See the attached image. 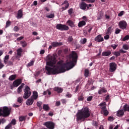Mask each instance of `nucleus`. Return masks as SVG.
<instances>
[{
    "instance_id": "f257e3e1",
    "label": "nucleus",
    "mask_w": 129,
    "mask_h": 129,
    "mask_svg": "<svg viewBox=\"0 0 129 129\" xmlns=\"http://www.w3.org/2000/svg\"><path fill=\"white\" fill-rule=\"evenodd\" d=\"M77 61V53L75 51H72V53L68 56L67 62L64 63L62 60H60L56 66V57L55 55L48 54L46 56V64L49 67H46L45 69L47 71V74L51 75L53 74H58L68 71L75 66L74 63Z\"/></svg>"
},
{
    "instance_id": "f03ea898",
    "label": "nucleus",
    "mask_w": 129,
    "mask_h": 129,
    "mask_svg": "<svg viewBox=\"0 0 129 129\" xmlns=\"http://www.w3.org/2000/svg\"><path fill=\"white\" fill-rule=\"evenodd\" d=\"M77 120H81V119H85L90 116V111L87 107L83 108L80 110L76 114Z\"/></svg>"
},
{
    "instance_id": "7ed1b4c3",
    "label": "nucleus",
    "mask_w": 129,
    "mask_h": 129,
    "mask_svg": "<svg viewBox=\"0 0 129 129\" xmlns=\"http://www.w3.org/2000/svg\"><path fill=\"white\" fill-rule=\"evenodd\" d=\"M12 108H9L7 106H5L3 108H0V116H3L4 117H7L11 114V111Z\"/></svg>"
},
{
    "instance_id": "20e7f679",
    "label": "nucleus",
    "mask_w": 129,
    "mask_h": 129,
    "mask_svg": "<svg viewBox=\"0 0 129 129\" xmlns=\"http://www.w3.org/2000/svg\"><path fill=\"white\" fill-rule=\"evenodd\" d=\"M24 93L23 95V98L24 99H27L29 98V96H31V91L30 90V88L28 86H25V89L24 90Z\"/></svg>"
},
{
    "instance_id": "39448f33",
    "label": "nucleus",
    "mask_w": 129,
    "mask_h": 129,
    "mask_svg": "<svg viewBox=\"0 0 129 129\" xmlns=\"http://www.w3.org/2000/svg\"><path fill=\"white\" fill-rule=\"evenodd\" d=\"M56 28L57 30H60V31H68L69 27L65 25L58 24L56 25Z\"/></svg>"
},
{
    "instance_id": "423d86ee",
    "label": "nucleus",
    "mask_w": 129,
    "mask_h": 129,
    "mask_svg": "<svg viewBox=\"0 0 129 129\" xmlns=\"http://www.w3.org/2000/svg\"><path fill=\"white\" fill-rule=\"evenodd\" d=\"M44 125H45L47 128L49 129H54L55 127V124L53 123V122L47 121L45 122L44 124Z\"/></svg>"
},
{
    "instance_id": "0eeeda50",
    "label": "nucleus",
    "mask_w": 129,
    "mask_h": 129,
    "mask_svg": "<svg viewBox=\"0 0 129 129\" xmlns=\"http://www.w3.org/2000/svg\"><path fill=\"white\" fill-rule=\"evenodd\" d=\"M63 5H65V7H62L61 8L59 9L60 12H63V11H65L66 10H67L68 8H69V3H68V1H64L63 3L61 4V6H63Z\"/></svg>"
},
{
    "instance_id": "6e6552de",
    "label": "nucleus",
    "mask_w": 129,
    "mask_h": 129,
    "mask_svg": "<svg viewBox=\"0 0 129 129\" xmlns=\"http://www.w3.org/2000/svg\"><path fill=\"white\" fill-rule=\"evenodd\" d=\"M118 26L120 29H126V26H127V23L124 21H121L119 22Z\"/></svg>"
},
{
    "instance_id": "1a4fd4ad",
    "label": "nucleus",
    "mask_w": 129,
    "mask_h": 129,
    "mask_svg": "<svg viewBox=\"0 0 129 129\" xmlns=\"http://www.w3.org/2000/svg\"><path fill=\"white\" fill-rule=\"evenodd\" d=\"M110 71L111 72H114L115 70H116V64L115 62H110L109 63Z\"/></svg>"
},
{
    "instance_id": "9d476101",
    "label": "nucleus",
    "mask_w": 129,
    "mask_h": 129,
    "mask_svg": "<svg viewBox=\"0 0 129 129\" xmlns=\"http://www.w3.org/2000/svg\"><path fill=\"white\" fill-rule=\"evenodd\" d=\"M22 83V80L21 79H17L13 82L14 87H18L20 84Z\"/></svg>"
},
{
    "instance_id": "9b49d317",
    "label": "nucleus",
    "mask_w": 129,
    "mask_h": 129,
    "mask_svg": "<svg viewBox=\"0 0 129 129\" xmlns=\"http://www.w3.org/2000/svg\"><path fill=\"white\" fill-rule=\"evenodd\" d=\"M95 41H96V42H98V43L100 42H103V37H101V35H99L96 37H95Z\"/></svg>"
},
{
    "instance_id": "f8f14e48",
    "label": "nucleus",
    "mask_w": 129,
    "mask_h": 129,
    "mask_svg": "<svg viewBox=\"0 0 129 129\" xmlns=\"http://www.w3.org/2000/svg\"><path fill=\"white\" fill-rule=\"evenodd\" d=\"M123 114H124V110H123V109H120L117 111V116H123Z\"/></svg>"
},
{
    "instance_id": "ddd939ff",
    "label": "nucleus",
    "mask_w": 129,
    "mask_h": 129,
    "mask_svg": "<svg viewBox=\"0 0 129 129\" xmlns=\"http://www.w3.org/2000/svg\"><path fill=\"white\" fill-rule=\"evenodd\" d=\"M38 92H37V91H34L33 92V95L31 97V98L33 99V100H36V99H37L38 98Z\"/></svg>"
},
{
    "instance_id": "4468645a",
    "label": "nucleus",
    "mask_w": 129,
    "mask_h": 129,
    "mask_svg": "<svg viewBox=\"0 0 129 129\" xmlns=\"http://www.w3.org/2000/svg\"><path fill=\"white\" fill-rule=\"evenodd\" d=\"M33 103H34V99L32 98L28 99L26 102V104H27V105H32Z\"/></svg>"
},
{
    "instance_id": "2eb2a0df",
    "label": "nucleus",
    "mask_w": 129,
    "mask_h": 129,
    "mask_svg": "<svg viewBox=\"0 0 129 129\" xmlns=\"http://www.w3.org/2000/svg\"><path fill=\"white\" fill-rule=\"evenodd\" d=\"M80 8L81 9V10H86V8H87V4L84 2H83L81 3Z\"/></svg>"
},
{
    "instance_id": "dca6fc26",
    "label": "nucleus",
    "mask_w": 129,
    "mask_h": 129,
    "mask_svg": "<svg viewBox=\"0 0 129 129\" xmlns=\"http://www.w3.org/2000/svg\"><path fill=\"white\" fill-rule=\"evenodd\" d=\"M53 89L54 91H56L58 93H61L63 92V89L59 87H55Z\"/></svg>"
},
{
    "instance_id": "f3484780",
    "label": "nucleus",
    "mask_w": 129,
    "mask_h": 129,
    "mask_svg": "<svg viewBox=\"0 0 129 129\" xmlns=\"http://www.w3.org/2000/svg\"><path fill=\"white\" fill-rule=\"evenodd\" d=\"M23 17V11L22 10H19L17 14V19H21Z\"/></svg>"
},
{
    "instance_id": "a211bd4d",
    "label": "nucleus",
    "mask_w": 129,
    "mask_h": 129,
    "mask_svg": "<svg viewBox=\"0 0 129 129\" xmlns=\"http://www.w3.org/2000/svg\"><path fill=\"white\" fill-rule=\"evenodd\" d=\"M101 113H102V114L104 115L105 116L108 115V111L107 110V109H103V110H101Z\"/></svg>"
},
{
    "instance_id": "6ab92c4d",
    "label": "nucleus",
    "mask_w": 129,
    "mask_h": 129,
    "mask_svg": "<svg viewBox=\"0 0 129 129\" xmlns=\"http://www.w3.org/2000/svg\"><path fill=\"white\" fill-rule=\"evenodd\" d=\"M51 45L52 47H58V46H61L62 45V43L61 42H53L51 43Z\"/></svg>"
},
{
    "instance_id": "aec40b11",
    "label": "nucleus",
    "mask_w": 129,
    "mask_h": 129,
    "mask_svg": "<svg viewBox=\"0 0 129 129\" xmlns=\"http://www.w3.org/2000/svg\"><path fill=\"white\" fill-rule=\"evenodd\" d=\"M85 25H86V23L85 22V21H81L79 22L78 26L79 28H81V27H83V26H85Z\"/></svg>"
},
{
    "instance_id": "412c9836",
    "label": "nucleus",
    "mask_w": 129,
    "mask_h": 129,
    "mask_svg": "<svg viewBox=\"0 0 129 129\" xmlns=\"http://www.w3.org/2000/svg\"><path fill=\"white\" fill-rule=\"evenodd\" d=\"M111 54V52L110 51H105L102 53V56H109Z\"/></svg>"
},
{
    "instance_id": "4be33fe9",
    "label": "nucleus",
    "mask_w": 129,
    "mask_h": 129,
    "mask_svg": "<svg viewBox=\"0 0 129 129\" xmlns=\"http://www.w3.org/2000/svg\"><path fill=\"white\" fill-rule=\"evenodd\" d=\"M17 55L19 56V57H21L22 56V53L23 52V49L22 48H20L17 50Z\"/></svg>"
},
{
    "instance_id": "5701e85b",
    "label": "nucleus",
    "mask_w": 129,
    "mask_h": 129,
    "mask_svg": "<svg viewBox=\"0 0 129 129\" xmlns=\"http://www.w3.org/2000/svg\"><path fill=\"white\" fill-rule=\"evenodd\" d=\"M20 44L23 48H25V47H27V46L28 45V43H27L26 41H20Z\"/></svg>"
},
{
    "instance_id": "b1692460",
    "label": "nucleus",
    "mask_w": 129,
    "mask_h": 129,
    "mask_svg": "<svg viewBox=\"0 0 129 129\" xmlns=\"http://www.w3.org/2000/svg\"><path fill=\"white\" fill-rule=\"evenodd\" d=\"M99 105L101 107V109H102V110L106 108V103H105V102L102 103L100 104Z\"/></svg>"
},
{
    "instance_id": "393cba45",
    "label": "nucleus",
    "mask_w": 129,
    "mask_h": 129,
    "mask_svg": "<svg viewBox=\"0 0 129 129\" xmlns=\"http://www.w3.org/2000/svg\"><path fill=\"white\" fill-rule=\"evenodd\" d=\"M106 92V90H105V89H104V88H102L101 89H100L98 91V94H102L103 93H104Z\"/></svg>"
},
{
    "instance_id": "a878e982",
    "label": "nucleus",
    "mask_w": 129,
    "mask_h": 129,
    "mask_svg": "<svg viewBox=\"0 0 129 129\" xmlns=\"http://www.w3.org/2000/svg\"><path fill=\"white\" fill-rule=\"evenodd\" d=\"M16 77H17V75H13L10 76L9 80L10 81H13V80H15L16 79Z\"/></svg>"
},
{
    "instance_id": "bb28decb",
    "label": "nucleus",
    "mask_w": 129,
    "mask_h": 129,
    "mask_svg": "<svg viewBox=\"0 0 129 129\" xmlns=\"http://www.w3.org/2000/svg\"><path fill=\"white\" fill-rule=\"evenodd\" d=\"M67 23L69 24V26H70V27H72L73 28V27H75L74 23L71 20H68L67 21Z\"/></svg>"
},
{
    "instance_id": "cd10ccee",
    "label": "nucleus",
    "mask_w": 129,
    "mask_h": 129,
    "mask_svg": "<svg viewBox=\"0 0 129 129\" xmlns=\"http://www.w3.org/2000/svg\"><path fill=\"white\" fill-rule=\"evenodd\" d=\"M111 32H112V29H111V27H109L107 30L106 34V35H110V34H111Z\"/></svg>"
},
{
    "instance_id": "c85d7f7f",
    "label": "nucleus",
    "mask_w": 129,
    "mask_h": 129,
    "mask_svg": "<svg viewBox=\"0 0 129 129\" xmlns=\"http://www.w3.org/2000/svg\"><path fill=\"white\" fill-rule=\"evenodd\" d=\"M43 109L44 110H45V111H47V110H49V109H50V108L49 107V105H48V104H44Z\"/></svg>"
},
{
    "instance_id": "c756f323",
    "label": "nucleus",
    "mask_w": 129,
    "mask_h": 129,
    "mask_svg": "<svg viewBox=\"0 0 129 129\" xmlns=\"http://www.w3.org/2000/svg\"><path fill=\"white\" fill-rule=\"evenodd\" d=\"M123 110L124 111H129V105L128 104H125L123 106Z\"/></svg>"
},
{
    "instance_id": "7c9ffc66",
    "label": "nucleus",
    "mask_w": 129,
    "mask_h": 129,
    "mask_svg": "<svg viewBox=\"0 0 129 129\" xmlns=\"http://www.w3.org/2000/svg\"><path fill=\"white\" fill-rule=\"evenodd\" d=\"M27 118V116H21L19 117V121H24V120H26Z\"/></svg>"
},
{
    "instance_id": "2f4dec72",
    "label": "nucleus",
    "mask_w": 129,
    "mask_h": 129,
    "mask_svg": "<svg viewBox=\"0 0 129 129\" xmlns=\"http://www.w3.org/2000/svg\"><path fill=\"white\" fill-rule=\"evenodd\" d=\"M84 76L85 77H88L89 76V70L88 69L85 70Z\"/></svg>"
},
{
    "instance_id": "473e14b6",
    "label": "nucleus",
    "mask_w": 129,
    "mask_h": 129,
    "mask_svg": "<svg viewBox=\"0 0 129 129\" xmlns=\"http://www.w3.org/2000/svg\"><path fill=\"white\" fill-rule=\"evenodd\" d=\"M54 17H55V15L54 14H51L46 16V18H48V19H53Z\"/></svg>"
},
{
    "instance_id": "72a5a7b5",
    "label": "nucleus",
    "mask_w": 129,
    "mask_h": 129,
    "mask_svg": "<svg viewBox=\"0 0 129 129\" xmlns=\"http://www.w3.org/2000/svg\"><path fill=\"white\" fill-rule=\"evenodd\" d=\"M34 60H31L30 62L28 63L27 65V67H31V66H33L34 65Z\"/></svg>"
},
{
    "instance_id": "f704fd0d",
    "label": "nucleus",
    "mask_w": 129,
    "mask_h": 129,
    "mask_svg": "<svg viewBox=\"0 0 129 129\" xmlns=\"http://www.w3.org/2000/svg\"><path fill=\"white\" fill-rule=\"evenodd\" d=\"M11 124V125H15L17 124V120H15V119H13L10 123Z\"/></svg>"
},
{
    "instance_id": "c9c22d12",
    "label": "nucleus",
    "mask_w": 129,
    "mask_h": 129,
    "mask_svg": "<svg viewBox=\"0 0 129 129\" xmlns=\"http://www.w3.org/2000/svg\"><path fill=\"white\" fill-rule=\"evenodd\" d=\"M113 54L116 57H118L120 55V51H114L113 52Z\"/></svg>"
},
{
    "instance_id": "e433bc0d",
    "label": "nucleus",
    "mask_w": 129,
    "mask_h": 129,
    "mask_svg": "<svg viewBox=\"0 0 129 129\" xmlns=\"http://www.w3.org/2000/svg\"><path fill=\"white\" fill-rule=\"evenodd\" d=\"M23 97H19L17 99V102H19V103H22V102H23Z\"/></svg>"
},
{
    "instance_id": "4c0bfd02",
    "label": "nucleus",
    "mask_w": 129,
    "mask_h": 129,
    "mask_svg": "<svg viewBox=\"0 0 129 129\" xmlns=\"http://www.w3.org/2000/svg\"><path fill=\"white\" fill-rule=\"evenodd\" d=\"M11 22L10 20H8L6 22V28H8V27H10L11 26Z\"/></svg>"
},
{
    "instance_id": "58836bf2",
    "label": "nucleus",
    "mask_w": 129,
    "mask_h": 129,
    "mask_svg": "<svg viewBox=\"0 0 129 129\" xmlns=\"http://www.w3.org/2000/svg\"><path fill=\"white\" fill-rule=\"evenodd\" d=\"M127 40H129V35H126L123 39L122 41H127Z\"/></svg>"
},
{
    "instance_id": "ea45409f",
    "label": "nucleus",
    "mask_w": 129,
    "mask_h": 129,
    "mask_svg": "<svg viewBox=\"0 0 129 129\" xmlns=\"http://www.w3.org/2000/svg\"><path fill=\"white\" fill-rule=\"evenodd\" d=\"M92 125L94 126H96V127H97L98 124L97 123V122L95 121H93L92 122Z\"/></svg>"
},
{
    "instance_id": "a19ab883",
    "label": "nucleus",
    "mask_w": 129,
    "mask_h": 129,
    "mask_svg": "<svg viewBox=\"0 0 129 129\" xmlns=\"http://www.w3.org/2000/svg\"><path fill=\"white\" fill-rule=\"evenodd\" d=\"M118 46V45L117 44H112L111 45V47L113 48V50H115V49H116V48H117Z\"/></svg>"
},
{
    "instance_id": "79ce46f5",
    "label": "nucleus",
    "mask_w": 129,
    "mask_h": 129,
    "mask_svg": "<svg viewBox=\"0 0 129 129\" xmlns=\"http://www.w3.org/2000/svg\"><path fill=\"white\" fill-rule=\"evenodd\" d=\"M87 42V39L86 38H84L83 40L81 41V44H85Z\"/></svg>"
},
{
    "instance_id": "37998d69",
    "label": "nucleus",
    "mask_w": 129,
    "mask_h": 129,
    "mask_svg": "<svg viewBox=\"0 0 129 129\" xmlns=\"http://www.w3.org/2000/svg\"><path fill=\"white\" fill-rule=\"evenodd\" d=\"M123 49H124V50H128V46H127V45H123L122 46Z\"/></svg>"
},
{
    "instance_id": "c03bdc74",
    "label": "nucleus",
    "mask_w": 129,
    "mask_h": 129,
    "mask_svg": "<svg viewBox=\"0 0 129 129\" xmlns=\"http://www.w3.org/2000/svg\"><path fill=\"white\" fill-rule=\"evenodd\" d=\"M124 14V11H121L118 14V17H121L123 16V14Z\"/></svg>"
},
{
    "instance_id": "a18cd8bd",
    "label": "nucleus",
    "mask_w": 129,
    "mask_h": 129,
    "mask_svg": "<svg viewBox=\"0 0 129 129\" xmlns=\"http://www.w3.org/2000/svg\"><path fill=\"white\" fill-rule=\"evenodd\" d=\"M68 13L69 15H72L73 13V9L71 8L70 10H68Z\"/></svg>"
},
{
    "instance_id": "49530a36",
    "label": "nucleus",
    "mask_w": 129,
    "mask_h": 129,
    "mask_svg": "<svg viewBox=\"0 0 129 129\" xmlns=\"http://www.w3.org/2000/svg\"><path fill=\"white\" fill-rule=\"evenodd\" d=\"M22 89H23V88H22L21 87H19L17 89L18 93H21V92H22Z\"/></svg>"
},
{
    "instance_id": "de8ad7c7",
    "label": "nucleus",
    "mask_w": 129,
    "mask_h": 129,
    "mask_svg": "<svg viewBox=\"0 0 129 129\" xmlns=\"http://www.w3.org/2000/svg\"><path fill=\"white\" fill-rule=\"evenodd\" d=\"M104 39H105V40H108L109 39V34H107L106 35L104 36Z\"/></svg>"
},
{
    "instance_id": "09e8293b",
    "label": "nucleus",
    "mask_w": 129,
    "mask_h": 129,
    "mask_svg": "<svg viewBox=\"0 0 129 129\" xmlns=\"http://www.w3.org/2000/svg\"><path fill=\"white\" fill-rule=\"evenodd\" d=\"M4 66V63H2V60L0 59V69H2L3 68Z\"/></svg>"
},
{
    "instance_id": "8fccbe9b",
    "label": "nucleus",
    "mask_w": 129,
    "mask_h": 129,
    "mask_svg": "<svg viewBox=\"0 0 129 129\" xmlns=\"http://www.w3.org/2000/svg\"><path fill=\"white\" fill-rule=\"evenodd\" d=\"M93 97L92 96H90L88 97L87 99V101H91L92 100Z\"/></svg>"
},
{
    "instance_id": "3c124183",
    "label": "nucleus",
    "mask_w": 129,
    "mask_h": 129,
    "mask_svg": "<svg viewBox=\"0 0 129 129\" xmlns=\"http://www.w3.org/2000/svg\"><path fill=\"white\" fill-rule=\"evenodd\" d=\"M14 30L15 32H18L20 30V28H19L18 26H15L14 28Z\"/></svg>"
},
{
    "instance_id": "603ef678",
    "label": "nucleus",
    "mask_w": 129,
    "mask_h": 129,
    "mask_svg": "<svg viewBox=\"0 0 129 129\" xmlns=\"http://www.w3.org/2000/svg\"><path fill=\"white\" fill-rule=\"evenodd\" d=\"M42 103H43L42 102L38 101L37 102V106H38V107H40V106H41V105H42Z\"/></svg>"
},
{
    "instance_id": "864d4df0",
    "label": "nucleus",
    "mask_w": 129,
    "mask_h": 129,
    "mask_svg": "<svg viewBox=\"0 0 129 129\" xmlns=\"http://www.w3.org/2000/svg\"><path fill=\"white\" fill-rule=\"evenodd\" d=\"M113 117L109 116L108 118V120L109 121H113Z\"/></svg>"
},
{
    "instance_id": "5fc2aeb1",
    "label": "nucleus",
    "mask_w": 129,
    "mask_h": 129,
    "mask_svg": "<svg viewBox=\"0 0 129 129\" xmlns=\"http://www.w3.org/2000/svg\"><path fill=\"white\" fill-rule=\"evenodd\" d=\"M12 127V125L11 124L9 123L7 126H6L5 129H9Z\"/></svg>"
},
{
    "instance_id": "6e6d98bb",
    "label": "nucleus",
    "mask_w": 129,
    "mask_h": 129,
    "mask_svg": "<svg viewBox=\"0 0 129 129\" xmlns=\"http://www.w3.org/2000/svg\"><path fill=\"white\" fill-rule=\"evenodd\" d=\"M23 39H24V36H21V37H20L18 38L17 39V41L18 42H19V41H21V40H23Z\"/></svg>"
},
{
    "instance_id": "4d7b16f0",
    "label": "nucleus",
    "mask_w": 129,
    "mask_h": 129,
    "mask_svg": "<svg viewBox=\"0 0 129 129\" xmlns=\"http://www.w3.org/2000/svg\"><path fill=\"white\" fill-rule=\"evenodd\" d=\"M120 33V30L119 29H116L115 32V34H119Z\"/></svg>"
},
{
    "instance_id": "13d9d810",
    "label": "nucleus",
    "mask_w": 129,
    "mask_h": 129,
    "mask_svg": "<svg viewBox=\"0 0 129 129\" xmlns=\"http://www.w3.org/2000/svg\"><path fill=\"white\" fill-rule=\"evenodd\" d=\"M61 101L62 104H66V102H67L66 99H62L61 100Z\"/></svg>"
},
{
    "instance_id": "bf43d9fd",
    "label": "nucleus",
    "mask_w": 129,
    "mask_h": 129,
    "mask_svg": "<svg viewBox=\"0 0 129 129\" xmlns=\"http://www.w3.org/2000/svg\"><path fill=\"white\" fill-rule=\"evenodd\" d=\"M84 99V98H83V96H81L80 97H79L78 100L79 101H82V100H83Z\"/></svg>"
},
{
    "instance_id": "052dcab7",
    "label": "nucleus",
    "mask_w": 129,
    "mask_h": 129,
    "mask_svg": "<svg viewBox=\"0 0 129 129\" xmlns=\"http://www.w3.org/2000/svg\"><path fill=\"white\" fill-rule=\"evenodd\" d=\"M61 104V103L60 101H56L55 103L56 106H59V105Z\"/></svg>"
},
{
    "instance_id": "680f3d73",
    "label": "nucleus",
    "mask_w": 129,
    "mask_h": 129,
    "mask_svg": "<svg viewBox=\"0 0 129 129\" xmlns=\"http://www.w3.org/2000/svg\"><path fill=\"white\" fill-rule=\"evenodd\" d=\"M68 41L69 42H72V41H73V38H72V36L69 37L68 38Z\"/></svg>"
},
{
    "instance_id": "e2e57ef3",
    "label": "nucleus",
    "mask_w": 129,
    "mask_h": 129,
    "mask_svg": "<svg viewBox=\"0 0 129 129\" xmlns=\"http://www.w3.org/2000/svg\"><path fill=\"white\" fill-rule=\"evenodd\" d=\"M4 59H5L6 60H9V59H10V55H6Z\"/></svg>"
},
{
    "instance_id": "0e129e2a",
    "label": "nucleus",
    "mask_w": 129,
    "mask_h": 129,
    "mask_svg": "<svg viewBox=\"0 0 129 129\" xmlns=\"http://www.w3.org/2000/svg\"><path fill=\"white\" fill-rule=\"evenodd\" d=\"M8 59H5L4 58V62L5 63V64H8Z\"/></svg>"
},
{
    "instance_id": "69168bd1",
    "label": "nucleus",
    "mask_w": 129,
    "mask_h": 129,
    "mask_svg": "<svg viewBox=\"0 0 129 129\" xmlns=\"http://www.w3.org/2000/svg\"><path fill=\"white\" fill-rule=\"evenodd\" d=\"M120 53H126V51L123 50V49H121L119 50Z\"/></svg>"
},
{
    "instance_id": "338daca9",
    "label": "nucleus",
    "mask_w": 129,
    "mask_h": 129,
    "mask_svg": "<svg viewBox=\"0 0 129 129\" xmlns=\"http://www.w3.org/2000/svg\"><path fill=\"white\" fill-rule=\"evenodd\" d=\"M45 53V50L42 49L40 51V54H43Z\"/></svg>"
},
{
    "instance_id": "774afa93",
    "label": "nucleus",
    "mask_w": 129,
    "mask_h": 129,
    "mask_svg": "<svg viewBox=\"0 0 129 129\" xmlns=\"http://www.w3.org/2000/svg\"><path fill=\"white\" fill-rule=\"evenodd\" d=\"M66 96H67V97H69V98H70V97H71V96H72V95L71 94L67 93V94H66Z\"/></svg>"
}]
</instances>
